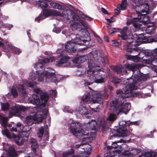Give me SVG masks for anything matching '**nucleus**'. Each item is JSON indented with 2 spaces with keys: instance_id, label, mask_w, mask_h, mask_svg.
Returning a JSON list of instances; mask_svg holds the SVG:
<instances>
[{
  "instance_id": "aec40b11",
  "label": "nucleus",
  "mask_w": 157,
  "mask_h": 157,
  "mask_svg": "<svg viewBox=\"0 0 157 157\" xmlns=\"http://www.w3.org/2000/svg\"><path fill=\"white\" fill-rule=\"evenodd\" d=\"M70 27L73 31L77 30L79 31H81L82 32L84 31L87 36H86L84 34H82V35L84 36H83L87 37V36H89L88 35V32L87 30L84 29V28H83L80 24L77 22H74L71 25Z\"/></svg>"
},
{
  "instance_id": "1a4fd4ad",
  "label": "nucleus",
  "mask_w": 157,
  "mask_h": 157,
  "mask_svg": "<svg viewBox=\"0 0 157 157\" xmlns=\"http://www.w3.org/2000/svg\"><path fill=\"white\" fill-rule=\"evenodd\" d=\"M90 40V38L89 36L86 37L77 34L74 40H73V41H72V40L71 41H69L65 44V47L66 51L70 52H74L76 50V48L75 47V44L84 45L86 46L89 44V42Z\"/></svg>"
},
{
  "instance_id": "2f4dec72",
  "label": "nucleus",
  "mask_w": 157,
  "mask_h": 157,
  "mask_svg": "<svg viewBox=\"0 0 157 157\" xmlns=\"http://www.w3.org/2000/svg\"><path fill=\"white\" fill-rule=\"evenodd\" d=\"M31 147L34 153H36V150L38 147L36 140L35 139H32L31 141Z\"/></svg>"
},
{
  "instance_id": "f257e3e1",
  "label": "nucleus",
  "mask_w": 157,
  "mask_h": 157,
  "mask_svg": "<svg viewBox=\"0 0 157 157\" xmlns=\"http://www.w3.org/2000/svg\"><path fill=\"white\" fill-rule=\"evenodd\" d=\"M88 60L87 75H86L87 79H84L83 84L88 86L93 82L101 83L104 82V76L107 75L105 71L101 67L105 65L107 62V58H104L102 54L98 51L93 50L87 55L80 56L75 59V63H80Z\"/></svg>"
},
{
  "instance_id": "864d4df0",
  "label": "nucleus",
  "mask_w": 157,
  "mask_h": 157,
  "mask_svg": "<svg viewBox=\"0 0 157 157\" xmlns=\"http://www.w3.org/2000/svg\"><path fill=\"white\" fill-rule=\"evenodd\" d=\"M50 93L51 96L52 98L56 97L57 96V92L56 90H50Z\"/></svg>"
},
{
  "instance_id": "9b49d317",
  "label": "nucleus",
  "mask_w": 157,
  "mask_h": 157,
  "mask_svg": "<svg viewBox=\"0 0 157 157\" xmlns=\"http://www.w3.org/2000/svg\"><path fill=\"white\" fill-rule=\"evenodd\" d=\"M153 42H157V32H155L153 35L147 37L140 35L135 40V44L138 46L142 44L152 43ZM156 49H157V48Z\"/></svg>"
},
{
  "instance_id": "bb28decb",
  "label": "nucleus",
  "mask_w": 157,
  "mask_h": 157,
  "mask_svg": "<svg viewBox=\"0 0 157 157\" xmlns=\"http://www.w3.org/2000/svg\"><path fill=\"white\" fill-rule=\"evenodd\" d=\"M5 42L6 45L13 51L15 54L19 55L21 52V51L19 48L13 46L10 43L7 41H6Z\"/></svg>"
},
{
  "instance_id": "4d7b16f0",
  "label": "nucleus",
  "mask_w": 157,
  "mask_h": 157,
  "mask_svg": "<svg viewBox=\"0 0 157 157\" xmlns=\"http://www.w3.org/2000/svg\"><path fill=\"white\" fill-rule=\"evenodd\" d=\"M152 2H151V5L150 7L151 9H154L155 8L157 5V1H152Z\"/></svg>"
},
{
  "instance_id": "9d476101",
  "label": "nucleus",
  "mask_w": 157,
  "mask_h": 157,
  "mask_svg": "<svg viewBox=\"0 0 157 157\" xmlns=\"http://www.w3.org/2000/svg\"><path fill=\"white\" fill-rule=\"evenodd\" d=\"M156 48L153 50H146L139 52L137 54L140 59L143 58L142 63L147 64L153 62L157 54Z\"/></svg>"
},
{
  "instance_id": "f03ea898",
  "label": "nucleus",
  "mask_w": 157,
  "mask_h": 157,
  "mask_svg": "<svg viewBox=\"0 0 157 157\" xmlns=\"http://www.w3.org/2000/svg\"><path fill=\"white\" fill-rule=\"evenodd\" d=\"M144 66L142 63H133L126 65L125 68L123 67L121 65L112 67L111 69L117 73L122 75L127 74V69L128 71H132V74L134 75L133 78L131 79L133 82L128 83L125 86V91L124 95H122L123 92L120 90L117 91L116 94L121 95L125 98L138 96L139 95V93L136 91L138 86H140L143 82L146 79V78L142 75V73H140V69Z\"/></svg>"
},
{
  "instance_id": "a19ab883",
  "label": "nucleus",
  "mask_w": 157,
  "mask_h": 157,
  "mask_svg": "<svg viewBox=\"0 0 157 157\" xmlns=\"http://www.w3.org/2000/svg\"><path fill=\"white\" fill-rule=\"evenodd\" d=\"M11 93L13 97L17 98L18 97V94L15 86H13L12 87L11 89Z\"/></svg>"
},
{
  "instance_id": "6e6552de",
  "label": "nucleus",
  "mask_w": 157,
  "mask_h": 157,
  "mask_svg": "<svg viewBox=\"0 0 157 157\" xmlns=\"http://www.w3.org/2000/svg\"><path fill=\"white\" fill-rule=\"evenodd\" d=\"M103 94L98 93L97 92L94 91L90 93H86L81 98L82 101L80 103V105L81 104L82 105L81 108L86 107V106H85V104L84 105L82 104H85V101L89 103H101L103 102Z\"/></svg>"
},
{
  "instance_id": "a878e982",
  "label": "nucleus",
  "mask_w": 157,
  "mask_h": 157,
  "mask_svg": "<svg viewBox=\"0 0 157 157\" xmlns=\"http://www.w3.org/2000/svg\"><path fill=\"white\" fill-rule=\"evenodd\" d=\"M97 123L95 120H92L91 121H89L86 124V129L89 130H93L95 131L96 129Z\"/></svg>"
},
{
  "instance_id": "6ab92c4d",
  "label": "nucleus",
  "mask_w": 157,
  "mask_h": 157,
  "mask_svg": "<svg viewBox=\"0 0 157 157\" xmlns=\"http://www.w3.org/2000/svg\"><path fill=\"white\" fill-rule=\"evenodd\" d=\"M110 106L113 108H130L131 105L129 102H119L116 99L110 102Z\"/></svg>"
},
{
  "instance_id": "20e7f679",
  "label": "nucleus",
  "mask_w": 157,
  "mask_h": 157,
  "mask_svg": "<svg viewBox=\"0 0 157 157\" xmlns=\"http://www.w3.org/2000/svg\"><path fill=\"white\" fill-rule=\"evenodd\" d=\"M70 132L75 136L77 137H83V141L80 145L77 144L75 146V147L79 148L82 144H84V141H86L87 142L91 141L95 136V132H90V133L88 131H85L82 129L81 124L79 122H74L72 121L69 127Z\"/></svg>"
},
{
  "instance_id": "dca6fc26",
  "label": "nucleus",
  "mask_w": 157,
  "mask_h": 157,
  "mask_svg": "<svg viewBox=\"0 0 157 157\" xmlns=\"http://www.w3.org/2000/svg\"><path fill=\"white\" fill-rule=\"evenodd\" d=\"M19 134L17 136L13 135V137L16 143L18 145L23 144L25 141L28 139L29 136V133L27 131H21Z\"/></svg>"
},
{
  "instance_id": "13d9d810",
  "label": "nucleus",
  "mask_w": 157,
  "mask_h": 157,
  "mask_svg": "<svg viewBox=\"0 0 157 157\" xmlns=\"http://www.w3.org/2000/svg\"><path fill=\"white\" fill-rule=\"evenodd\" d=\"M79 22L80 24H81V25L82 26V25L84 27L86 28L87 27V25L86 23L84 21H83L82 20H79Z\"/></svg>"
},
{
  "instance_id": "58836bf2",
  "label": "nucleus",
  "mask_w": 157,
  "mask_h": 157,
  "mask_svg": "<svg viewBox=\"0 0 157 157\" xmlns=\"http://www.w3.org/2000/svg\"><path fill=\"white\" fill-rule=\"evenodd\" d=\"M15 150L12 147H10L8 150L7 157H14Z\"/></svg>"
},
{
  "instance_id": "5fc2aeb1",
  "label": "nucleus",
  "mask_w": 157,
  "mask_h": 157,
  "mask_svg": "<svg viewBox=\"0 0 157 157\" xmlns=\"http://www.w3.org/2000/svg\"><path fill=\"white\" fill-rule=\"evenodd\" d=\"M148 18L147 16H145L143 17V19L141 20V21L143 22V24H147L148 23Z\"/></svg>"
},
{
  "instance_id": "ddd939ff",
  "label": "nucleus",
  "mask_w": 157,
  "mask_h": 157,
  "mask_svg": "<svg viewBox=\"0 0 157 157\" xmlns=\"http://www.w3.org/2000/svg\"><path fill=\"white\" fill-rule=\"evenodd\" d=\"M126 122L124 121H121L119 123V125L121 127L117 130H114L113 132L112 135L111 133L110 135V139H111L113 137H124L127 136V134L128 131L125 127Z\"/></svg>"
},
{
  "instance_id": "0e129e2a",
  "label": "nucleus",
  "mask_w": 157,
  "mask_h": 157,
  "mask_svg": "<svg viewBox=\"0 0 157 157\" xmlns=\"http://www.w3.org/2000/svg\"><path fill=\"white\" fill-rule=\"evenodd\" d=\"M134 124L135 125H139V121H137L133 122H131L129 123V125Z\"/></svg>"
},
{
  "instance_id": "de8ad7c7",
  "label": "nucleus",
  "mask_w": 157,
  "mask_h": 157,
  "mask_svg": "<svg viewBox=\"0 0 157 157\" xmlns=\"http://www.w3.org/2000/svg\"><path fill=\"white\" fill-rule=\"evenodd\" d=\"M117 29L113 28V29H110L109 30V34L111 36H113L114 35L117 33Z\"/></svg>"
},
{
  "instance_id": "0eeeda50",
  "label": "nucleus",
  "mask_w": 157,
  "mask_h": 157,
  "mask_svg": "<svg viewBox=\"0 0 157 157\" xmlns=\"http://www.w3.org/2000/svg\"><path fill=\"white\" fill-rule=\"evenodd\" d=\"M43 15L41 13L39 16L35 18L36 21L39 22L40 21L44 19L47 17L53 14L63 17L66 20L70 19L72 15V12L69 10H64L62 13L56 11V10L49 9H44L42 11Z\"/></svg>"
},
{
  "instance_id": "b1692460",
  "label": "nucleus",
  "mask_w": 157,
  "mask_h": 157,
  "mask_svg": "<svg viewBox=\"0 0 157 157\" xmlns=\"http://www.w3.org/2000/svg\"><path fill=\"white\" fill-rule=\"evenodd\" d=\"M144 29L147 34L150 35L153 34L155 32V29L153 22L148 24L146 28Z\"/></svg>"
},
{
  "instance_id": "cd10ccee",
  "label": "nucleus",
  "mask_w": 157,
  "mask_h": 157,
  "mask_svg": "<svg viewBox=\"0 0 157 157\" xmlns=\"http://www.w3.org/2000/svg\"><path fill=\"white\" fill-rule=\"evenodd\" d=\"M69 59V57L67 56H65L61 58L60 59L56 61L55 64L57 66H61L62 65L66 63Z\"/></svg>"
},
{
  "instance_id": "09e8293b",
  "label": "nucleus",
  "mask_w": 157,
  "mask_h": 157,
  "mask_svg": "<svg viewBox=\"0 0 157 157\" xmlns=\"http://www.w3.org/2000/svg\"><path fill=\"white\" fill-rule=\"evenodd\" d=\"M81 15L82 16V18L83 19H85L89 21H91L93 19L91 17L87 16L83 13L81 14Z\"/></svg>"
},
{
  "instance_id": "37998d69",
  "label": "nucleus",
  "mask_w": 157,
  "mask_h": 157,
  "mask_svg": "<svg viewBox=\"0 0 157 157\" xmlns=\"http://www.w3.org/2000/svg\"><path fill=\"white\" fill-rule=\"evenodd\" d=\"M2 133L3 135H5L6 137L9 139L12 138V135L9 131L7 129L2 130Z\"/></svg>"
},
{
  "instance_id": "bf43d9fd",
  "label": "nucleus",
  "mask_w": 157,
  "mask_h": 157,
  "mask_svg": "<svg viewBox=\"0 0 157 157\" xmlns=\"http://www.w3.org/2000/svg\"><path fill=\"white\" fill-rule=\"evenodd\" d=\"M62 33L63 34L65 35L66 36V37H67V36H69L70 35L69 31L68 29H65V30H63Z\"/></svg>"
},
{
  "instance_id": "2eb2a0df",
  "label": "nucleus",
  "mask_w": 157,
  "mask_h": 157,
  "mask_svg": "<svg viewBox=\"0 0 157 157\" xmlns=\"http://www.w3.org/2000/svg\"><path fill=\"white\" fill-rule=\"evenodd\" d=\"M28 109H2L9 118L13 116H19L24 115Z\"/></svg>"
},
{
  "instance_id": "a211bd4d",
  "label": "nucleus",
  "mask_w": 157,
  "mask_h": 157,
  "mask_svg": "<svg viewBox=\"0 0 157 157\" xmlns=\"http://www.w3.org/2000/svg\"><path fill=\"white\" fill-rule=\"evenodd\" d=\"M113 109V113H110L109 117L107 119V121L110 122H113L116 119V115H118L119 114H121L122 113H124L125 114L128 112L129 110L128 109Z\"/></svg>"
},
{
  "instance_id": "72a5a7b5",
  "label": "nucleus",
  "mask_w": 157,
  "mask_h": 157,
  "mask_svg": "<svg viewBox=\"0 0 157 157\" xmlns=\"http://www.w3.org/2000/svg\"><path fill=\"white\" fill-rule=\"evenodd\" d=\"M157 153L154 151H149L145 152L144 155L140 154L139 157H156Z\"/></svg>"
},
{
  "instance_id": "680f3d73",
  "label": "nucleus",
  "mask_w": 157,
  "mask_h": 157,
  "mask_svg": "<svg viewBox=\"0 0 157 157\" xmlns=\"http://www.w3.org/2000/svg\"><path fill=\"white\" fill-rule=\"evenodd\" d=\"M110 44L114 46H117L118 45V42L115 40H112L110 43Z\"/></svg>"
},
{
  "instance_id": "3c124183",
  "label": "nucleus",
  "mask_w": 157,
  "mask_h": 157,
  "mask_svg": "<svg viewBox=\"0 0 157 157\" xmlns=\"http://www.w3.org/2000/svg\"><path fill=\"white\" fill-rule=\"evenodd\" d=\"M108 122L107 121H105V120L104 118H103L101 119V121H100V125L102 126L103 128H104V127L106 125H107L108 124Z\"/></svg>"
},
{
  "instance_id": "338daca9",
  "label": "nucleus",
  "mask_w": 157,
  "mask_h": 157,
  "mask_svg": "<svg viewBox=\"0 0 157 157\" xmlns=\"http://www.w3.org/2000/svg\"><path fill=\"white\" fill-rule=\"evenodd\" d=\"M138 49H135L134 48H131V49H129L128 48L127 49V51L128 52H133L134 51H138Z\"/></svg>"
},
{
  "instance_id": "f704fd0d",
  "label": "nucleus",
  "mask_w": 157,
  "mask_h": 157,
  "mask_svg": "<svg viewBox=\"0 0 157 157\" xmlns=\"http://www.w3.org/2000/svg\"><path fill=\"white\" fill-rule=\"evenodd\" d=\"M9 119L7 117L0 116V123L2 126L6 128L7 126V121Z\"/></svg>"
},
{
  "instance_id": "052dcab7",
  "label": "nucleus",
  "mask_w": 157,
  "mask_h": 157,
  "mask_svg": "<svg viewBox=\"0 0 157 157\" xmlns=\"http://www.w3.org/2000/svg\"><path fill=\"white\" fill-rule=\"evenodd\" d=\"M61 31V28H54L53 29V31L56 33H59Z\"/></svg>"
},
{
  "instance_id": "49530a36",
  "label": "nucleus",
  "mask_w": 157,
  "mask_h": 157,
  "mask_svg": "<svg viewBox=\"0 0 157 157\" xmlns=\"http://www.w3.org/2000/svg\"><path fill=\"white\" fill-rule=\"evenodd\" d=\"M0 40H1L2 41H0V47H2V48L3 51L5 52H8V51L7 49H6L4 47V44L2 41H3L4 42L6 43V41H7L6 40L4 41L2 39L0 38Z\"/></svg>"
},
{
  "instance_id": "5701e85b",
  "label": "nucleus",
  "mask_w": 157,
  "mask_h": 157,
  "mask_svg": "<svg viewBox=\"0 0 157 157\" xmlns=\"http://www.w3.org/2000/svg\"><path fill=\"white\" fill-rule=\"evenodd\" d=\"M99 111V109H79L78 111L82 115L91 114L93 112Z\"/></svg>"
},
{
  "instance_id": "4468645a",
  "label": "nucleus",
  "mask_w": 157,
  "mask_h": 157,
  "mask_svg": "<svg viewBox=\"0 0 157 157\" xmlns=\"http://www.w3.org/2000/svg\"><path fill=\"white\" fill-rule=\"evenodd\" d=\"M133 2L135 4L133 5L135 7V10L137 13H140L139 12L141 11L142 13H147L148 11L149 6L147 3H143L144 0H142V2L140 3L139 0H132Z\"/></svg>"
},
{
  "instance_id": "c9c22d12",
  "label": "nucleus",
  "mask_w": 157,
  "mask_h": 157,
  "mask_svg": "<svg viewBox=\"0 0 157 157\" xmlns=\"http://www.w3.org/2000/svg\"><path fill=\"white\" fill-rule=\"evenodd\" d=\"M139 21H136L133 24V26L136 29V30H141V28L143 27L142 25L143 22Z\"/></svg>"
},
{
  "instance_id": "393cba45",
  "label": "nucleus",
  "mask_w": 157,
  "mask_h": 157,
  "mask_svg": "<svg viewBox=\"0 0 157 157\" xmlns=\"http://www.w3.org/2000/svg\"><path fill=\"white\" fill-rule=\"evenodd\" d=\"M138 17H129L127 18V21L126 22V24L127 25H129L132 23L133 24L136 21H139L141 19V16H143L142 14L141 13H138Z\"/></svg>"
},
{
  "instance_id": "79ce46f5",
  "label": "nucleus",
  "mask_w": 157,
  "mask_h": 157,
  "mask_svg": "<svg viewBox=\"0 0 157 157\" xmlns=\"http://www.w3.org/2000/svg\"><path fill=\"white\" fill-rule=\"evenodd\" d=\"M121 81V79L117 77H113L112 79V82L116 86H117L118 84H119Z\"/></svg>"
},
{
  "instance_id": "e433bc0d",
  "label": "nucleus",
  "mask_w": 157,
  "mask_h": 157,
  "mask_svg": "<svg viewBox=\"0 0 157 157\" xmlns=\"http://www.w3.org/2000/svg\"><path fill=\"white\" fill-rule=\"evenodd\" d=\"M126 140H124L123 139H121V140H120L114 141L112 144L113 147L114 148H116L120 147V146L122 144H119V143H125L126 142Z\"/></svg>"
},
{
  "instance_id": "473e14b6",
  "label": "nucleus",
  "mask_w": 157,
  "mask_h": 157,
  "mask_svg": "<svg viewBox=\"0 0 157 157\" xmlns=\"http://www.w3.org/2000/svg\"><path fill=\"white\" fill-rule=\"evenodd\" d=\"M60 46H61L63 48H58L57 51L56 52L57 54V55L58 56L60 57L66 54V51L63 49L64 45L62 44H59Z\"/></svg>"
},
{
  "instance_id": "4c0bfd02",
  "label": "nucleus",
  "mask_w": 157,
  "mask_h": 157,
  "mask_svg": "<svg viewBox=\"0 0 157 157\" xmlns=\"http://www.w3.org/2000/svg\"><path fill=\"white\" fill-rule=\"evenodd\" d=\"M50 4L52 7L55 9L63 10L64 8L63 6H62L57 3L51 2Z\"/></svg>"
},
{
  "instance_id": "ea45409f",
  "label": "nucleus",
  "mask_w": 157,
  "mask_h": 157,
  "mask_svg": "<svg viewBox=\"0 0 157 157\" xmlns=\"http://www.w3.org/2000/svg\"><path fill=\"white\" fill-rule=\"evenodd\" d=\"M128 58L134 62H138L140 61V58L137 55L135 56H128Z\"/></svg>"
},
{
  "instance_id": "c85d7f7f",
  "label": "nucleus",
  "mask_w": 157,
  "mask_h": 157,
  "mask_svg": "<svg viewBox=\"0 0 157 157\" xmlns=\"http://www.w3.org/2000/svg\"><path fill=\"white\" fill-rule=\"evenodd\" d=\"M36 5L38 7L41 8H46L48 6V3L46 0H40L36 1Z\"/></svg>"
},
{
  "instance_id": "774afa93",
  "label": "nucleus",
  "mask_w": 157,
  "mask_h": 157,
  "mask_svg": "<svg viewBox=\"0 0 157 157\" xmlns=\"http://www.w3.org/2000/svg\"><path fill=\"white\" fill-rule=\"evenodd\" d=\"M11 130L12 132L14 131L15 132H17V131H18V132H20L19 129H18L17 128H15L13 127H12L11 128Z\"/></svg>"
},
{
  "instance_id": "c03bdc74",
  "label": "nucleus",
  "mask_w": 157,
  "mask_h": 157,
  "mask_svg": "<svg viewBox=\"0 0 157 157\" xmlns=\"http://www.w3.org/2000/svg\"><path fill=\"white\" fill-rule=\"evenodd\" d=\"M74 152L73 149H71L67 152H64L62 154V157H68L69 156L72 154Z\"/></svg>"
},
{
  "instance_id": "412c9836",
  "label": "nucleus",
  "mask_w": 157,
  "mask_h": 157,
  "mask_svg": "<svg viewBox=\"0 0 157 157\" xmlns=\"http://www.w3.org/2000/svg\"><path fill=\"white\" fill-rule=\"evenodd\" d=\"M0 102L1 108H31L30 107H26L20 106L13 102H10V103L8 102L2 103L1 101Z\"/></svg>"
},
{
  "instance_id": "4be33fe9",
  "label": "nucleus",
  "mask_w": 157,
  "mask_h": 157,
  "mask_svg": "<svg viewBox=\"0 0 157 157\" xmlns=\"http://www.w3.org/2000/svg\"><path fill=\"white\" fill-rule=\"evenodd\" d=\"M128 28L127 27H124L122 29L120 33V34L119 35L122 38V39L124 40H127V41L128 43H131L133 42V40L132 39H131L128 38L127 35V31Z\"/></svg>"
},
{
  "instance_id": "69168bd1",
  "label": "nucleus",
  "mask_w": 157,
  "mask_h": 157,
  "mask_svg": "<svg viewBox=\"0 0 157 157\" xmlns=\"http://www.w3.org/2000/svg\"><path fill=\"white\" fill-rule=\"evenodd\" d=\"M111 154L112 153L109 152L107 153L105 155L104 157H113L115 156V155H112Z\"/></svg>"
},
{
  "instance_id": "f8f14e48",
  "label": "nucleus",
  "mask_w": 157,
  "mask_h": 157,
  "mask_svg": "<svg viewBox=\"0 0 157 157\" xmlns=\"http://www.w3.org/2000/svg\"><path fill=\"white\" fill-rule=\"evenodd\" d=\"M22 81V84H18L16 85V87L20 95L22 97H25L27 95L25 86L33 87L34 85L36 84V82H29L28 81L25 79L23 80Z\"/></svg>"
},
{
  "instance_id": "7ed1b4c3",
  "label": "nucleus",
  "mask_w": 157,
  "mask_h": 157,
  "mask_svg": "<svg viewBox=\"0 0 157 157\" xmlns=\"http://www.w3.org/2000/svg\"><path fill=\"white\" fill-rule=\"evenodd\" d=\"M36 73L32 72L29 75V79L33 81L38 76V81H44V79L47 82H53L56 84L62 78V76L59 75H56L54 70L51 68L47 69V70H42L36 71Z\"/></svg>"
},
{
  "instance_id": "6e6d98bb",
  "label": "nucleus",
  "mask_w": 157,
  "mask_h": 157,
  "mask_svg": "<svg viewBox=\"0 0 157 157\" xmlns=\"http://www.w3.org/2000/svg\"><path fill=\"white\" fill-rule=\"evenodd\" d=\"M17 128L18 129H19L21 130H22L24 128V125L21 123L19 122L17 124Z\"/></svg>"
},
{
  "instance_id": "8fccbe9b",
  "label": "nucleus",
  "mask_w": 157,
  "mask_h": 157,
  "mask_svg": "<svg viewBox=\"0 0 157 157\" xmlns=\"http://www.w3.org/2000/svg\"><path fill=\"white\" fill-rule=\"evenodd\" d=\"M44 133V128L43 127H41L38 130L37 134L38 136L39 137H41L42 136Z\"/></svg>"
},
{
  "instance_id": "e2e57ef3",
  "label": "nucleus",
  "mask_w": 157,
  "mask_h": 157,
  "mask_svg": "<svg viewBox=\"0 0 157 157\" xmlns=\"http://www.w3.org/2000/svg\"><path fill=\"white\" fill-rule=\"evenodd\" d=\"M63 111L64 112L69 113H72L73 112V111L71 109H63Z\"/></svg>"
},
{
  "instance_id": "603ef678",
  "label": "nucleus",
  "mask_w": 157,
  "mask_h": 157,
  "mask_svg": "<svg viewBox=\"0 0 157 157\" xmlns=\"http://www.w3.org/2000/svg\"><path fill=\"white\" fill-rule=\"evenodd\" d=\"M2 26L3 28H5L10 30L13 27V25L11 24L8 23L4 24L2 25Z\"/></svg>"
},
{
  "instance_id": "7c9ffc66",
  "label": "nucleus",
  "mask_w": 157,
  "mask_h": 157,
  "mask_svg": "<svg viewBox=\"0 0 157 157\" xmlns=\"http://www.w3.org/2000/svg\"><path fill=\"white\" fill-rule=\"evenodd\" d=\"M127 6V0H122L121 3L118 7L117 10L120 13L121 10H125L126 9Z\"/></svg>"
},
{
  "instance_id": "c756f323",
  "label": "nucleus",
  "mask_w": 157,
  "mask_h": 157,
  "mask_svg": "<svg viewBox=\"0 0 157 157\" xmlns=\"http://www.w3.org/2000/svg\"><path fill=\"white\" fill-rule=\"evenodd\" d=\"M130 152L126 153V155L128 156H133L134 155H137L141 151L140 149L136 148H131L129 149Z\"/></svg>"
},
{
  "instance_id": "423d86ee",
  "label": "nucleus",
  "mask_w": 157,
  "mask_h": 157,
  "mask_svg": "<svg viewBox=\"0 0 157 157\" xmlns=\"http://www.w3.org/2000/svg\"><path fill=\"white\" fill-rule=\"evenodd\" d=\"M26 118V121L29 125L32 124L34 121L41 122L46 118L48 113L47 109H32Z\"/></svg>"
},
{
  "instance_id": "a18cd8bd",
  "label": "nucleus",
  "mask_w": 157,
  "mask_h": 157,
  "mask_svg": "<svg viewBox=\"0 0 157 157\" xmlns=\"http://www.w3.org/2000/svg\"><path fill=\"white\" fill-rule=\"evenodd\" d=\"M51 40V38L49 35L44 36L43 39L44 42V44H49Z\"/></svg>"
},
{
  "instance_id": "f3484780",
  "label": "nucleus",
  "mask_w": 157,
  "mask_h": 157,
  "mask_svg": "<svg viewBox=\"0 0 157 157\" xmlns=\"http://www.w3.org/2000/svg\"><path fill=\"white\" fill-rule=\"evenodd\" d=\"M55 58L54 57H52L48 58H44L41 57V58H39L38 62L34 66V68L36 70H38L39 68L43 70L45 69L44 65L46 63H47L50 62H52L54 61L55 60Z\"/></svg>"
},
{
  "instance_id": "39448f33",
  "label": "nucleus",
  "mask_w": 157,
  "mask_h": 157,
  "mask_svg": "<svg viewBox=\"0 0 157 157\" xmlns=\"http://www.w3.org/2000/svg\"><path fill=\"white\" fill-rule=\"evenodd\" d=\"M35 92L37 94H40V98L37 95L33 94L32 98H29L28 99L30 102L37 107L34 108H44L48 104L49 96L46 92H43L39 88L34 89Z\"/></svg>"
}]
</instances>
